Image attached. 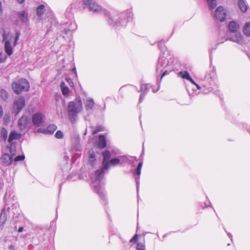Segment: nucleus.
Listing matches in <instances>:
<instances>
[{
    "instance_id": "26",
    "label": "nucleus",
    "mask_w": 250,
    "mask_h": 250,
    "mask_svg": "<svg viewBox=\"0 0 250 250\" xmlns=\"http://www.w3.org/2000/svg\"><path fill=\"white\" fill-rule=\"evenodd\" d=\"M27 13L25 11H21L19 14V18L22 22H25L27 21Z\"/></svg>"
},
{
    "instance_id": "23",
    "label": "nucleus",
    "mask_w": 250,
    "mask_h": 250,
    "mask_svg": "<svg viewBox=\"0 0 250 250\" xmlns=\"http://www.w3.org/2000/svg\"><path fill=\"white\" fill-rule=\"evenodd\" d=\"M106 146V142L105 136L102 135H100L99 138V146L101 148H104Z\"/></svg>"
},
{
    "instance_id": "41",
    "label": "nucleus",
    "mask_w": 250,
    "mask_h": 250,
    "mask_svg": "<svg viewBox=\"0 0 250 250\" xmlns=\"http://www.w3.org/2000/svg\"><path fill=\"white\" fill-rule=\"evenodd\" d=\"M66 81L68 82V83L71 85V84H73V82L72 81L70 78H66Z\"/></svg>"
},
{
    "instance_id": "47",
    "label": "nucleus",
    "mask_w": 250,
    "mask_h": 250,
    "mask_svg": "<svg viewBox=\"0 0 250 250\" xmlns=\"http://www.w3.org/2000/svg\"><path fill=\"white\" fill-rule=\"evenodd\" d=\"M158 90V89H157L156 91H155V90H154V89H152V91H153L154 93H155V92H157Z\"/></svg>"
},
{
    "instance_id": "2",
    "label": "nucleus",
    "mask_w": 250,
    "mask_h": 250,
    "mask_svg": "<svg viewBox=\"0 0 250 250\" xmlns=\"http://www.w3.org/2000/svg\"><path fill=\"white\" fill-rule=\"evenodd\" d=\"M173 61V59L172 55L167 52H164L160 56L156 66V72L158 73H161L164 69H166L163 72L161 79L165 75L168 74L169 72L173 69L172 65Z\"/></svg>"
},
{
    "instance_id": "37",
    "label": "nucleus",
    "mask_w": 250,
    "mask_h": 250,
    "mask_svg": "<svg viewBox=\"0 0 250 250\" xmlns=\"http://www.w3.org/2000/svg\"><path fill=\"white\" fill-rule=\"evenodd\" d=\"M101 131H102L101 127L100 126H98L94 130H93L92 131V134H95Z\"/></svg>"
},
{
    "instance_id": "9",
    "label": "nucleus",
    "mask_w": 250,
    "mask_h": 250,
    "mask_svg": "<svg viewBox=\"0 0 250 250\" xmlns=\"http://www.w3.org/2000/svg\"><path fill=\"white\" fill-rule=\"evenodd\" d=\"M31 125L30 119L26 116H22L18 121V127L21 130H24Z\"/></svg>"
},
{
    "instance_id": "20",
    "label": "nucleus",
    "mask_w": 250,
    "mask_h": 250,
    "mask_svg": "<svg viewBox=\"0 0 250 250\" xmlns=\"http://www.w3.org/2000/svg\"><path fill=\"white\" fill-rule=\"evenodd\" d=\"M142 166H143L142 162H140L139 163L137 169L134 172V174L135 175H137L138 176H139L140 175L141 173V169H142ZM139 179H140L139 177L136 178V181L137 185H138V184L139 183L138 181L139 180Z\"/></svg>"
},
{
    "instance_id": "24",
    "label": "nucleus",
    "mask_w": 250,
    "mask_h": 250,
    "mask_svg": "<svg viewBox=\"0 0 250 250\" xmlns=\"http://www.w3.org/2000/svg\"><path fill=\"white\" fill-rule=\"evenodd\" d=\"M243 31L244 34L247 37L250 36V22H248L245 23Z\"/></svg>"
},
{
    "instance_id": "28",
    "label": "nucleus",
    "mask_w": 250,
    "mask_h": 250,
    "mask_svg": "<svg viewBox=\"0 0 250 250\" xmlns=\"http://www.w3.org/2000/svg\"><path fill=\"white\" fill-rule=\"evenodd\" d=\"M89 153V162L92 166H94V162L96 161L95 153L93 151H90Z\"/></svg>"
},
{
    "instance_id": "4",
    "label": "nucleus",
    "mask_w": 250,
    "mask_h": 250,
    "mask_svg": "<svg viewBox=\"0 0 250 250\" xmlns=\"http://www.w3.org/2000/svg\"><path fill=\"white\" fill-rule=\"evenodd\" d=\"M20 36L19 32H16L15 36L9 31L3 30L2 34V42L4 43V49L5 52L9 56L13 53L12 42L14 41L13 46H15L17 44Z\"/></svg>"
},
{
    "instance_id": "36",
    "label": "nucleus",
    "mask_w": 250,
    "mask_h": 250,
    "mask_svg": "<svg viewBox=\"0 0 250 250\" xmlns=\"http://www.w3.org/2000/svg\"><path fill=\"white\" fill-rule=\"evenodd\" d=\"M6 59V56L2 53H0V63L3 62Z\"/></svg>"
},
{
    "instance_id": "29",
    "label": "nucleus",
    "mask_w": 250,
    "mask_h": 250,
    "mask_svg": "<svg viewBox=\"0 0 250 250\" xmlns=\"http://www.w3.org/2000/svg\"><path fill=\"white\" fill-rule=\"evenodd\" d=\"M120 162V160L118 158L112 159L108 161L109 167L110 166H115L118 165Z\"/></svg>"
},
{
    "instance_id": "13",
    "label": "nucleus",
    "mask_w": 250,
    "mask_h": 250,
    "mask_svg": "<svg viewBox=\"0 0 250 250\" xmlns=\"http://www.w3.org/2000/svg\"><path fill=\"white\" fill-rule=\"evenodd\" d=\"M13 156L11 154L5 153L2 155L1 160L5 166H9L13 162Z\"/></svg>"
},
{
    "instance_id": "45",
    "label": "nucleus",
    "mask_w": 250,
    "mask_h": 250,
    "mask_svg": "<svg viewBox=\"0 0 250 250\" xmlns=\"http://www.w3.org/2000/svg\"><path fill=\"white\" fill-rule=\"evenodd\" d=\"M228 235L231 239V240H232V235H231V234L230 233H228Z\"/></svg>"
},
{
    "instance_id": "10",
    "label": "nucleus",
    "mask_w": 250,
    "mask_h": 250,
    "mask_svg": "<svg viewBox=\"0 0 250 250\" xmlns=\"http://www.w3.org/2000/svg\"><path fill=\"white\" fill-rule=\"evenodd\" d=\"M25 105V99L23 97H19L14 102V109L17 110L16 114H18Z\"/></svg>"
},
{
    "instance_id": "48",
    "label": "nucleus",
    "mask_w": 250,
    "mask_h": 250,
    "mask_svg": "<svg viewBox=\"0 0 250 250\" xmlns=\"http://www.w3.org/2000/svg\"><path fill=\"white\" fill-rule=\"evenodd\" d=\"M73 71H75V73H76V69L75 68H73Z\"/></svg>"
},
{
    "instance_id": "25",
    "label": "nucleus",
    "mask_w": 250,
    "mask_h": 250,
    "mask_svg": "<svg viewBox=\"0 0 250 250\" xmlns=\"http://www.w3.org/2000/svg\"><path fill=\"white\" fill-rule=\"evenodd\" d=\"M61 89L62 90V94L63 95H67L69 92V88L65 85V84L64 82L61 83Z\"/></svg>"
},
{
    "instance_id": "16",
    "label": "nucleus",
    "mask_w": 250,
    "mask_h": 250,
    "mask_svg": "<svg viewBox=\"0 0 250 250\" xmlns=\"http://www.w3.org/2000/svg\"><path fill=\"white\" fill-rule=\"evenodd\" d=\"M149 85L148 84H142L141 87V95L139 99V103L141 102L145 96L147 91L149 89Z\"/></svg>"
},
{
    "instance_id": "15",
    "label": "nucleus",
    "mask_w": 250,
    "mask_h": 250,
    "mask_svg": "<svg viewBox=\"0 0 250 250\" xmlns=\"http://www.w3.org/2000/svg\"><path fill=\"white\" fill-rule=\"evenodd\" d=\"M10 146H9V152L10 154L12 155L13 157L15 156L17 152L21 150V146H17L15 143H9Z\"/></svg>"
},
{
    "instance_id": "19",
    "label": "nucleus",
    "mask_w": 250,
    "mask_h": 250,
    "mask_svg": "<svg viewBox=\"0 0 250 250\" xmlns=\"http://www.w3.org/2000/svg\"><path fill=\"white\" fill-rule=\"evenodd\" d=\"M94 105V102L92 99L87 98L85 101V107L87 110H92Z\"/></svg>"
},
{
    "instance_id": "43",
    "label": "nucleus",
    "mask_w": 250,
    "mask_h": 250,
    "mask_svg": "<svg viewBox=\"0 0 250 250\" xmlns=\"http://www.w3.org/2000/svg\"><path fill=\"white\" fill-rule=\"evenodd\" d=\"M194 85H195L198 89H201V87L197 84L195 82V83H193Z\"/></svg>"
},
{
    "instance_id": "11",
    "label": "nucleus",
    "mask_w": 250,
    "mask_h": 250,
    "mask_svg": "<svg viewBox=\"0 0 250 250\" xmlns=\"http://www.w3.org/2000/svg\"><path fill=\"white\" fill-rule=\"evenodd\" d=\"M215 17L220 21H224L226 17V13L222 6H219L215 11Z\"/></svg>"
},
{
    "instance_id": "6",
    "label": "nucleus",
    "mask_w": 250,
    "mask_h": 250,
    "mask_svg": "<svg viewBox=\"0 0 250 250\" xmlns=\"http://www.w3.org/2000/svg\"><path fill=\"white\" fill-rule=\"evenodd\" d=\"M12 87L13 91L17 94L28 91L30 85L28 81L21 79L12 83Z\"/></svg>"
},
{
    "instance_id": "35",
    "label": "nucleus",
    "mask_w": 250,
    "mask_h": 250,
    "mask_svg": "<svg viewBox=\"0 0 250 250\" xmlns=\"http://www.w3.org/2000/svg\"><path fill=\"white\" fill-rule=\"evenodd\" d=\"M55 137L58 139H62L63 137V133L60 130L57 131L55 134Z\"/></svg>"
},
{
    "instance_id": "33",
    "label": "nucleus",
    "mask_w": 250,
    "mask_h": 250,
    "mask_svg": "<svg viewBox=\"0 0 250 250\" xmlns=\"http://www.w3.org/2000/svg\"><path fill=\"white\" fill-rule=\"evenodd\" d=\"M24 158H25V157H24V155H18L14 158L13 162L16 163L18 161H22L24 159Z\"/></svg>"
},
{
    "instance_id": "21",
    "label": "nucleus",
    "mask_w": 250,
    "mask_h": 250,
    "mask_svg": "<svg viewBox=\"0 0 250 250\" xmlns=\"http://www.w3.org/2000/svg\"><path fill=\"white\" fill-rule=\"evenodd\" d=\"M179 74L181 76V77L189 81L192 83H195V82L190 77L189 74L188 72L187 71L185 72H179Z\"/></svg>"
},
{
    "instance_id": "12",
    "label": "nucleus",
    "mask_w": 250,
    "mask_h": 250,
    "mask_svg": "<svg viewBox=\"0 0 250 250\" xmlns=\"http://www.w3.org/2000/svg\"><path fill=\"white\" fill-rule=\"evenodd\" d=\"M229 40L241 45H243L245 43V40L242 35L240 33L236 34L234 36L231 37Z\"/></svg>"
},
{
    "instance_id": "17",
    "label": "nucleus",
    "mask_w": 250,
    "mask_h": 250,
    "mask_svg": "<svg viewBox=\"0 0 250 250\" xmlns=\"http://www.w3.org/2000/svg\"><path fill=\"white\" fill-rule=\"evenodd\" d=\"M21 137V134L18 133L15 131H12L10 132L9 137L8 138L9 143H15L13 142L15 140H19Z\"/></svg>"
},
{
    "instance_id": "30",
    "label": "nucleus",
    "mask_w": 250,
    "mask_h": 250,
    "mask_svg": "<svg viewBox=\"0 0 250 250\" xmlns=\"http://www.w3.org/2000/svg\"><path fill=\"white\" fill-rule=\"evenodd\" d=\"M208 7L213 9L217 6V0H207Z\"/></svg>"
},
{
    "instance_id": "34",
    "label": "nucleus",
    "mask_w": 250,
    "mask_h": 250,
    "mask_svg": "<svg viewBox=\"0 0 250 250\" xmlns=\"http://www.w3.org/2000/svg\"><path fill=\"white\" fill-rule=\"evenodd\" d=\"M137 250H145V246L143 243H138L137 246Z\"/></svg>"
},
{
    "instance_id": "31",
    "label": "nucleus",
    "mask_w": 250,
    "mask_h": 250,
    "mask_svg": "<svg viewBox=\"0 0 250 250\" xmlns=\"http://www.w3.org/2000/svg\"><path fill=\"white\" fill-rule=\"evenodd\" d=\"M44 12V6L43 5H40L38 6L37 9V15L41 16L43 15Z\"/></svg>"
},
{
    "instance_id": "44",
    "label": "nucleus",
    "mask_w": 250,
    "mask_h": 250,
    "mask_svg": "<svg viewBox=\"0 0 250 250\" xmlns=\"http://www.w3.org/2000/svg\"><path fill=\"white\" fill-rule=\"evenodd\" d=\"M2 92L4 96H5V99L7 98L8 96L7 93L5 91H3Z\"/></svg>"
},
{
    "instance_id": "22",
    "label": "nucleus",
    "mask_w": 250,
    "mask_h": 250,
    "mask_svg": "<svg viewBox=\"0 0 250 250\" xmlns=\"http://www.w3.org/2000/svg\"><path fill=\"white\" fill-rule=\"evenodd\" d=\"M238 5L239 8L243 12H246L248 10V6L244 0H238Z\"/></svg>"
},
{
    "instance_id": "38",
    "label": "nucleus",
    "mask_w": 250,
    "mask_h": 250,
    "mask_svg": "<svg viewBox=\"0 0 250 250\" xmlns=\"http://www.w3.org/2000/svg\"><path fill=\"white\" fill-rule=\"evenodd\" d=\"M138 239V235L137 234H135L134 237L130 239V243H135Z\"/></svg>"
},
{
    "instance_id": "14",
    "label": "nucleus",
    "mask_w": 250,
    "mask_h": 250,
    "mask_svg": "<svg viewBox=\"0 0 250 250\" xmlns=\"http://www.w3.org/2000/svg\"><path fill=\"white\" fill-rule=\"evenodd\" d=\"M57 126L54 125H50L48 126L46 129L40 128L38 129V132L43 133L44 134H52L56 130Z\"/></svg>"
},
{
    "instance_id": "32",
    "label": "nucleus",
    "mask_w": 250,
    "mask_h": 250,
    "mask_svg": "<svg viewBox=\"0 0 250 250\" xmlns=\"http://www.w3.org/2000/svg\"><path fill=\"white\" fill-rule=\"evenodd\" d=\"M77 28V25L75 23H71V27L68 29H64L63 32L67 34H68L70 31H73L75 30Z\"/></svg>"
},
{
    "instance_id": "40",
    "label": "nucleus",
    "mask_w": 250,
    "mask_h": 250,
    "mask_svg": "<svg viewBox=\"0 0 250 250\" xmlns=\"http://www.w3.org/2000/svg\"><path fill=\"white\" fill-rule=\"evenodd\" d=\"M3 109L2 106L0 105V118L3 116Z\"/></svg>"
},
{
    "instance_id": "18",
    "label": "nucleus",
    "mask_w": 250,
    "mask_h": 250,
    "mask_svg": "<svg viewBox=\"0 0 250 250\" xmlns=\"http://www.w3.org/2000/svg\"><path fill=\"white\" fill-rule=\"evenodd\" d=\"M240 26L238 23L234 21H231L229 24V28L230 32L236 33L239 29Z\"/></svg>"
},
{
    "instance_id": "42",
    "label": "nucleus",
    "mask_w": 250,
    "mask_h": 250,
    "mask_svg": "<svg viewBox=\"0 0 250 250\" xmlns=\"http://www.w3.org/2000/svg\"><path fill=\"white\" fill-rule=\"evenodd\" d=\"M23 227H20L18 229V232H21L23 231Z\"/></svg>"
},
{
    "instance_id": "49",
    "label": "nucleus",
    "mask_w": 250,
    "mask_h": 250,
    "mask_svg": "<svg viewBox=\"0 0 250 250\" xmlns=\"http://www.w3.org/2000/svg\"><path fill=\"white\" fill-rule=\"evenodd\" d=\"M124 89V87H122L121 89H120V91L122 90L123 89Z\"/></svg>"
},
{
    "instance_id": "46",
    "label": "nucleus",
    "mask_w": 250,
    "mask_h": 250,
    "mask_svg": "<svg viewBox=\"0 0 250 250\" xmlns=\"http://www.w3.org/2000/svg\"><path fill=\"white\" fill-rule=\"evenodd\" d=\"M17 1L20 3H22L24 1V0H17Z\"/></svg>"
},
{
    "instance_id": "8",
    "label": "nucleus",
    "mask_w": 250,
    "mask_h": 250,
    "mask_svg": "<svg viewBox=\"0 0 250 250\" xmlns=\"http://www.w3.org/2000/svg\"><path fill=\"white\" fill-rule=\"evenodd\" d=\"M32 123L33 125L36 126H40L44 123L45 116L41 112H37L34 113L32 115Z\"/></svg>"
},
{
    "instance_id": "3",
    "label": "nucleus",
    "mask_w": 250,
    "mask_h": 250,
    "mask_svg": "<svg viewBox=\"0 0 250 250\" xmlns=\"http://www.w3.org/2000/svg\"><path fill=\"white\" fill-rule=\"evenodd\" d=\"M103 12L107 16V20L109 24L112 26L125 25L128 20L125 18L127 17L128 18L132 16V14L130 12H125L120 16L114 13L111 14L105 9L103 10Z\"/></svg>"
},
{
    "instance_id": "7",
    "label": "nucleus",
    "mask_w": 250,
    "mask_h": 250,
    "mask_svg": "<svg viewBox=\"0 0 250 250\" xmlns=\"http://www.w3.org/2000/svg\"><path fill=\"white\" fill-rule=\"evenodd\" d=\"M84 8L92 12H99L102 10V7L94 0H82Z\"/></svg>"
},
{
    "instance_id": "27",
    "label": "nucleus",
    "mask_w": 250,
    "mask_h": 250,
    "mask_svg": "<svg viewBox=\"0 0 250 250\" xmlns=\"http://www.w3.org/2000/svg\"><path fill=\"white\" fill-rule=\"evenodd\" d=\"M0 138L3 141H5L7 138V131L5 128H2L0 132Z\"/></svg>"
},
{
    "instance_id": "5",
    "label": "nucleus",
    "mask_w": 250,
    "mask_h": 250,
    "mask_svg": "<svg viewBox=\"0 0 250 250\" xmlns=\"http://www.w3.org/2000/svg\"><path fill=\"white\" fill-rule=\"evenodd\" d=\"M83 109L82 102L80 98L71 101L68 105V114L70 122L74 123L76 122L79 113Z\"/></svg>"
},
{
    "instance_id": "1",
    "label": "nucleus",
    "mask_w": 250,
    "mask_h": 250,
    "mask_svg": "<svg viewBox=\"0 0 250 250\" xmlns=\"http://www.w3.org/2000/svg\"><path fill=\"white\" fill-rule=\"evenodd\" d=\"M103 167L100 169L97 170L95 172L94 175V177H92V180H93V188L97 193L99 194L101 198H104L105 194L104 191V190L102 189L99 184L105 172V171L108 170L109 168L108 160L111 157V153L109 151L106 150L103 153Z\"/></svg>"
},
{
    "instance_id": "39",
    "label": "nucleus",
    "mask_w": 250,
    "mask_h": 250,
    "mask_svg": "<svg viewBox=\"0 0 250 250\" xmlns=\"http://www.w3.org/2000/svg\"><path fill=\"white\" fill-rule=\"evenodd\" d=\"M4 218V214H3V213H1L0 214V222H1L2 223H4L5 222V219Z\"/></svg>"
}]
</instances>
